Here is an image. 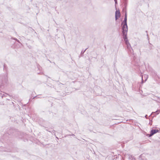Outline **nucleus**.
I'll return each mask as SVG.
<instances>
[{"mask_svg":"<svg viewBox=\"0 0 160 160\" xmlns=\"http://www.w3.org/2000/svg\"><path fill=\"white\" fill-rule=\"evenodd\" d=\"M16 40L17 41L19 42V43H20V42H19V41L17 39H16Z\"/></svg>","mask_w":160,"mask_h":160,"instance_id":"obj_23","label":"nucleus"},{"mask_svg":"<svg viewBox=\"0 0 160 160\" xmlns=\"http://www.w3.org/2000/svg\"><path fill=\"white\" fill-rule=\"evenodd\" d=\"M75 136V135L74 134H69V135H67V136Z\"/></svg>","mask_w":160,"mask_h":160,"instance_id":"obj_21","label":"nucleus"},{"mask_svg":"<svg viewBox=\"0 0 160 160\" xmlns=\"http://www.w3.org/2000/svg\"><path fill=\"white\" fill-rule=\"evenodd\" d=\"M88 49V48H86L85 50H82V51L81 52V53H80V56L81 57H82L83 56V54L84 53V52H85V51H86V50Z\"/></svg>","mask_w":160,"mask_h":160,"instance_id":"obj_13","label":"nucleus"},{"mask_svg":"<svg viewBox=\"0 0 160 160\" xmlns=\"http://www.w3.org/2000/svg\"><path fill=\"white\" fill-rule=\"evenodd\" d=\"M40 98L39 97H38V96H35L32 99H34V98Z\"/></svg>","mask_w":160,"mask_h":160,"instance_id":"obj_20","label":"nucleus"},{"mask_svg":"<svg viewBox=\"0 0 160 160\" xmlns=\"http://www.w3.org/2000/svg\"><path fill=\"white\" fill-rule=\"evenodd\" d=\"M148 116V115H146L145 116V117L146 118H147V117Z\"/></svg>","mask_w":160,"mask_h":160,"instance_id":"obj_26","label":"nucleus"},{"mask_svg":"<svg viewBox=\"0 0 160 160\" xmlns=\"http://www.w3.org/2000/svg\"><path fill=\"white\" fill-rule=\"evenodd\" d=\"M159 132V130L158 129H152L151 130L150 134H148V136L149 137H150L153 135L154 134L157 132Z\"/></svg>","mask_w":160,"mask_h":160,"instance_id":"obj_5","label":"nucleus"},{"mask_svg":"<svg viewBox=\"0 0 160 160\" xmlns=\"http://www.w3.org/2000/svg\"><path fill=\"white\" fill-rule=\"evenodd\" d=\"M125 43L126 45L127 44H128V43H129V41H128V40H127V41H125Z\"/></svg>","mask_w":160,"mask_h":160,"instance_id":"obj_18","label":"nucleus"},{"mask_svg":"<svg viewBox=\"0 0 160 160\" xmlns=\"http://www.w3.org/2000/svg\"><path fill=\"white\" fill-rule=\"evenodd\" d=\"M45 128H46V130L49 132H50L51 133H54V134L55 135V131L54 130H53L52 131V132L50 131H49V129L50 128H49V129H48V128L47 127H45Z\"/></svg>","mask_w":160,"mask_h":160,"instance_id":"obj_12","label":"nucleus"},{"mask_svg":"<svg viewBox=\"0 0 160 160\" xmlns=\"http://www.w3.org/2000/svg\"><path fill=\"white\" fill-rule=\"evenodd\" d=\"M7 133L9 135L11 134L19 138H22V133L21 132L14 129L11 128L9 129L8 130Z\"/></svg>","mask_w":160,"mask_h":160,"instance_id":"obj_1","label":"nucleus"},{"mask_svg":"<svg viewBox=\"0 0 160 160\" xmlns=\"http://www.w3.org/2000/svg\"><path fill=\"white\" fill-rule=\"evenodd\" d=\"M146 32L147 33H148V31H146Z\"/></svg>","mask_w":160,"mask_h":160,"instance_id":"obj_30","label":"nucleus"},{"mask_svg":"<svg viewBox=\"0 0 160 160\" xmlns=\"http://www.w3.org/2000/svg\"><path fill=\"white\" fill-rule=\"evenodd\" d=\"M2 98L3 97H5V96L4 94H3L2 96Z\"/></svg>","mask_w":160,"mask_h":160,"instance_id":"obj_24","label":"nucleus"},{"mask_svg":"<svg viewBox=\"0 0 160 160\" xmlns=\"http://www.w3.org/2000/svg\"><path fill=\"white\" fill-rule=\"evenodd\" d=\"M28 48L29 49H31V48H32V46H31V45H28Z\"/></svg>","mask_w":160,"mask_h":160,"instance_id":"obj_19","label":"nucleus"},{"mask_svg":"<svg viewBox=\"0 0 160 160\" xmlns=\"http://www.w3.org/2000/svg\"><path fill=\"white\" fill-rule=\"evenodd\" d=\"M149 124H150L151 125V124L150 122H149Z\"/></svg>","mask_w":160,"mask_h":160,"instance_id":"obj_32","label":"nucleus"},{"mask_svg":"<svg viewBox=\"0 0 160 160\" xmlns=\"http://www.w3.org/2000/svg\"><path fill=\"white\" fill-rule=\"evenodd\" d=\"M142 83H143V79H142Z\"/></svg>","mask_w":160,"mask_h":160,"instance_id":"obj_25","label":"nucleus"},{"mask_svg":"<svg viewBox=\"0 0 160 160\" xmlns=\"http://www.w3.org/2000/svg\"><path fill=\"white\" fill-rule=\"evenodd\" d=\"M159 112H160V111H159V110H157V111H156L155 112H152V114H151V115L150 116H149V117H150L151 115H152L153 113H156V114H157H157H159Z\"/></svg>","mask_w":160,"mask_h":160,"instance_id":"obj_15","label":"nucleus"},{"mask_svg":"<svg viewBox=\"0 0 160 160\" xmlns=\"http://www.w3.org/2000/svg\"><path fill=\"white\" fill-rule=\"evenodd\" d=\"M16 38H14V39H15V40H16Z\"/></svg>","mask_w":160,"mask_h":160,"instance_id":"obj_33","label":"nucleus"},{"mask_svg":"<svg viewBox=\"0 0 160 160\" xmlns=\"http://www.w3.org/2000/svg\"><path fill=\"white\" fill-rule=\"evenodd\" d=\"M56 137V138H57L58 139H59V138H58L57 137Z\"/></svg>","mask_w":160,"mask_h":160,"instance_id":"obj_31","label":"nucleus"},{"mask_svg":"<svg viewBox=\"0 0 160 160\" xmlns=\"http://www.w3.org/2000/svg\"><path fill=\"white\" fill-rule=\"evenodd\" d=\"M6 135V134H5V135H4L0 139V141L2 142H3V141L2 140L3 139H4V137H5V136Z\"/></svg>","mask_w":160,"mask_h":160,"instance_id":"obj_16","label":"nucleus"},{"mask_svg":"<svg viewBox=\"0 0 160 160\" xmlns=\"http://www.w3.org/2000/svg\"><path fill=\"white\" fill-rule=\"evenodd\" d=\"M132 64L134 65V66H135V67H133V68L135 69H139L140 68V66L139 65V64L138 63H135L134 62H132Z\"/></svg>","mask_w":160,"mask_h":160,"instance_id":"obj_7","label":"nucleus"},{"mask_svg":"<svg viewBox=\"0 0 160 160\" xmlns=\"http://www.w3.org/2000/svg\"><path fill=\"white\" fill-rule=\"evenodd\" d=\"M137 84H138V85H140V83H137Z\"/></svg>","mask_w":160,"mask_h":160,"instance_id":"obj_29","label":"nucleus"},{"mask_svg":"<svg viewBox=\"0 0 160 160\" xmlns=\"http://www.w3.org/2000/svg\"><path fill=\"white\" fill-rule=\"evenodd\" d=\"M122 36H123V39L124 42L127 41L128 40L127 38V33L122 34Z\"/></svg>","mask_w":160,"mask_h":160,"instance_id":"obj_10","label":"nucleus"},{"mask_svg":"<svg viewBox=\"0 0 160 160\" xmlns=\"http://www.w3.org/2000/svg\"><path fill=\"white\" fill-rule=\"evenodd\" d=\"M120 16V13L119 11H116L115 12V20H116Z\"/></svg>","mask_w":160,"mask_h":160,"instance_id":"obj_9","label":"nucleus"},{"mask_svg":"<svg viewBox=\"0 0 160 160\" xmlns=\"http://www.w3.org/2000/svg\"><path fill=\"white\" fill-rule=\"evenodd\" d=\"M3 70L5 71L6 72L5 73H8V68L7 66L5 64L3 65Z\"/></svg>","mask_w":160,"mask_h":160,"instance_id":"obj_11","label":"nucleus"},{"mask_svg":"<svg viewBox=\"0 0 160 160\" xmlns=\"http://www.w3.org/2000/svg\"><path fill=\"white\" fill-rule=\"evenodd\" d=\"M40 121H39V123L40 124H42L43 122H45V121L44 120H43V119H42V118H41L40 119Z\"/></svg>","mask_w":160,"mask_h":160,"instance_id":"obj_14","label":"nucleus"},{"mask_svg":"<svg viewBox=\"0 0 160 160\" xmlns=\"http://www.w3.org/2000/svg\"><path fill=\"white\" fill-rule=\"evenodd\" d=\"M8 73H5V74L0 75V86L5 85L8 82Z\"/></svg>","mask_w":160,"mask_h":160,"instance_id":"obj_2","label":"nucleus"},{"mask_svg":"<svg viewBox=\"0 0 160 160\" xmlns=\"http://www.w3.org/2000/svg\"><path fill=\"white\" fill-rule=\"evenodd\" d=\"M126 45L128 53L132 54H134L133 50L132 49L130 43H128V44H127Z\"/></svg>","mask_w":160,"mask_h":160,"instance_id":"obj_4","label":"nucleus"},{"mask_svg":"<svg viewBox=\"0 0 160 160\" xmlns=\"http://www.w3.org/2000/svg\"><path fill=\"white\" fill-rule=\"evenodd\" d=\"M129 158H131L132 159H131V160H135V158H134L133 157H132V156H131V157H129Z\"/></svg>","mask_w":160,"mask_h":160,"instance_id":"obj_17","label":"nucleus"},{"mask_svg":"<svg viewBox=\"0 0 160 160\" xmlns=\"http://www.w3.org/2000/svg\"><path fill=\"white\" fill-rule=\"evenodd\" d=\"M147 36L148 37V38L149 36H148V34H147Z\"/></svg>","mask_w":160,"mask_h":160,"instance_id":"obj_27","label":"nucleus"},{"mask_svg":"<svg viewBox=\"0 0 160 160\" xmlns=\"http://www.w3.org/2000/svg\"><path fill=\"white\" fill-rule=\"evenodd\" d=\"M150 49H152L151 48V47H150Z\"/></svg>","mask_w":160,"mask_h":160,"instance_id":"obj_34","label":"nucleus"},{"mask_svg":"<svg viewBox=\"0 0 160 160\" xmlns=\"http://www.w3.org/2000/svg\"><path fill=\"white\" fill-rule=\"evenodd\" d=\"M128 0H123V3L124 4V7L123 8V11H126V8L127 5Z\"/></svg>","mask_w":160,"mask_h":160,"instance_id":"obj_6","label":"nucleus"},{"mask_svg":"<svg viewBox=\"0 0 160 160\" xmlns=\"http://www.w3.org/2000/svg\"><path fill=\"white\" fill-rule=\"evenodd\" d=\"M104 47H105V48H106V46L105 45L104 46Z\"/></svg>","mask_w":160,"mask_h":160,"instance_id":"obj_35","label":"nucleus"},{"mask_svg":"<svg viewBox=\"0 0 160 160\" xmlns=\"http://www.w3.org/2000/svg\"><path fill=\"white\" fill-rule=\"evenodd\" d=\"M114 1H115V4H117V0H114Z\"/></svg>","mask_w":160,"mask_h":160,"instance_id":"obj_22","label":"nucleus"},{"mask_svg":"<svg viewBox=\"0 0 160 160\" xmlns=\"http://www.w3.org/2000/svg\"><path fill=\"white\" fill-rule=\"evenodd\" d=\"M53 127H51L50 128V129H53Z\"/></svg>","mask_w":160,"mask_h":160,"instance_id":"obj_28","label":"nucleus"},{"mask_svg":"<svg viewBox=\"0 0 160 160\" xmlns=\"http://www.w3.org/2000/svg\"><path fill=\"white\" fill-rule=\"evenodd\" d=\"M122 26V34L127 33L128 31V26L127 24L125 25V23H123V24L121 23Z\"/></svg>","mask_w":160,"mask_h":160,"instance_id":"obj_3","label":"nucleus"},{"mask_svg":"<svg viewBox=\"0 0 160 160\" xmlns=\"http://www.w3.org/2000/svg\"><path fill=\"white\" fill-rule=\"evenodd\" d=\"M122 24H123V23H125V25H127V11H125V17L124 18V20L122 22Z\"/></svg>","mask_w":160,"mask_h":160,"instance_id":"obj_8","label":"nucleus"}]
</instances>
